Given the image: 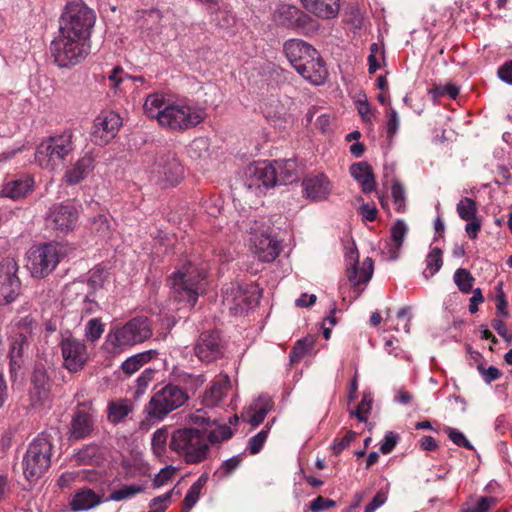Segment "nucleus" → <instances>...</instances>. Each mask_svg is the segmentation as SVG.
I'll list each match as a JSON object with an SVG mask.
<instances>
[{"label":"nucleus","instance_id":"obj_1","mask_svg":"<svg viewBox=\"0 0 512 512\" xmlns=\"http://www.w3.org/2000/svg\"><path fill=\"white\" fill-rule=\"evenodd\" d=\"M152 336V327L147 317L137 316L123 325L110 329L105 345L112 353L140 344Z\"/></svg>","mask_w":512,"mask_h":512},{"label":"nucleus","instance_id":"obj_2","mask_svg":"<svg viewBox=\"0 0 512 512\" xmlns=\"http://www.w3.org/2000/svg\"><path fill=\"white\" fill-rule=\"evenodd\" d=\"M74 149L73 133L65 130L41 141L35 151V161L40 167L53 171L63 165Z\"/></svg>","mask_w":512,"mask_h":512},{"label":"nucleus","instance_id":"obj_3","mask_svg":"<svg viewBox=\"0 0 512 512\" xmlns=\"http://www.w3.org/2000/svg\"><path fill=\"white\" fill-rule=\"evenodd\" d=\"M96 15L83 2H71L65 7L59 19V32L90 43L91 31Z\"/></svg>","mask_w":512,"mask_h":512},{"label":"nucleus","instance_id":"obj_4","mask_svg":"<svg viewBox=\"0 0 512 512\" xmlns=\"http://www.w3.org/2000/svg\"><path fill=\"white\" fill-rule=\"evenodd\" d=\"M169 446L187 464H198L209 454L205 431L198 428H181L174 431Z\"/></svg>","mask_w":512,"mask_h":512},{"label":"nucleus","instance_id":"obj_5","mask_svg":"<svg viewBox=\"0 0 512 512\" xmlns=\"http://www.w3.org/2000/svg\"><path fill=\"white\" fill-rule=\"evenodd\" d=\"M206 276L203 267L188 262L179 268L170 278L174 298L192 308L199 297V285Z\"/></svg>","mask_w":512,"mask_h":512},{"label":"nucleus","instance_id":"obj_6","mask_svg":"<svg viewBox=\"0 0 512 512\" xmlns=\"http://www.w3.org/2000/svg\"><path fill=\"white\" fill-rule=\"evenodd\" d=\"M205 110L185 100L171 101L162 112L159 125L173 131H185L204 121Z\"/></svg>","mask_w":512,"mask_h":512},{"label":"nucleus","instance_id":"obj_7","mask_svg":"<svg viewBox=\"0 0 512 512\" xmlns=\"http://www.w3.org/2000/svg\"><path fill=\"white\" fill-rule=\"evenodd\" d=\"M52 449V440L46 433H41L32 440L22 461L23 473L27 480H37L49 469Z\"/></svg>","mask_w":512,"mask_h":512},{"label":"nucleus","instance_id":"obj_8","mask_svg":"<svg viewBox=\"0 0 512 512\" xmlns=\"http://www.w3.org/2000/svg\"><path fill=\"white\" fill-rule=\"evenodd\" d=\"M90 52V43L59 32L50 44V53L59 68L80 64Z\"/></svg>","mask_w":512,"mask_h":512},{"label":"nucleus","instance_id":"obj_9","mask_svg":"<svg viewBox=\"0 0 512 512\" xmlns=\"http://www.w3.org/2000/svg\"><path fill=\"white\" fill-rule=\"evenodd\" d=\"M62 247L58 243H42L32 246L27 252L26 267L34 278L49 275L60 262Z\"/></svg>","mask_w":512,"mask_h":512},{"label":"nucleus","instance_id":"obj_10","mask_svg":"<svg viewBox=\"0 0 512 512\" xmlns=\"http://www.w3.org/2000/svg\"><path fill=\"white\" fill-rule=\"evenodd\" d=\"M261 296V290L256 284H231L223 292V304L231 314L241 315L256 307Z\"/></svg>","mask_w":512,"mask_h":512},{"label":"nucleus","instance_id":"obj_11","mask_svg":"<svg viewBox=\"0 0 512 512\" xmlns=\"http://www.w3.org/2000/svg\"><path fill=\"white\" fill-rule=\"evenodd\" d=\"M188 398L183 388L168 384L151 397L147 408L148 414L152 418L163 419L170 412L184 405Z\"/></svg>","mask_w":512,"mask_h":512},{"label":"nucleus","instance_id":"obj_12","mask_svg":"<svg viewBox=\"0 0 512 512\" xmlns=\"http://www.w3.org/2000/svg\"><path fill=\"white\" fill-rule=\"evenodd\" d=\"M239 228L253 235L250 241L252 243V251L258 260L272 262L277 258L281 251L280 243L270 234L261 233L258 235L259 228L255 219L239 222Z\"/></svg>","mask_w":512,"mask_h":512},{"label":"nucleus","instance_id":"obj_13","mask_svg":"<svg viewBox=\"0 0 512 512\" xmlns=\"http://www.w3.org/2000/svg\"><path fill=\"white\" fill-rule=\"evenodd\" d=\"M18 265L14 259L0 262V305L14 302L21 292V281L17 275Z\"/></svg>","mask_w":512,"mask_h":512},{"label":"nucleus","instance_id":"obj_14","mask_svg":"<svg viewBox=\"0 0 512 512\" xmlns=\"http://www.w3.org/2000/svg\"><path fill=\"white\" fill-rule=\"evenodd\" d=\"M247 189L263 193L276 186V174L269 161H258L250 164L245 170L244 178Z\"/></svg>","mask_w":512,"mask_h":512},{"label":"nucleus","instance_id":"obj_15","mask_svg":"<svg viewBox=\"0 0 512 512\" xmlns=\"http://www.w3.org/2000/svg\"><path fill=\"white\" fill-rule=\"evenodd\" d=\"M121 125V117L117 113L108 111L99 114L94 120L91 141L98 146L107 145L117 135Z\"/></svg>","mask_w":512,"mask_h":512},{"label":"nucleus","instance_id":"obj_16","mask_svg":"<svg viewBox=\"0 0 512 512\" xmlns=\"http://www.w3.org/2000/svg\"><path fill=\"white\" fill-rule=\"evenodd\" d=\"M225 343L218 331L201 333L195 343L194 353L202 362L210 363L221 358L224 354Z\"/></svg>","mask_w":512,"mask_h":512},{"label":"nucleus","instance_id":"obj_17","mask_svg":"<svg viewBox=\"0 0 512 512\" xmlns=\"http://www.w3.org/2000/svg\"><path fill=\"white\" fill-rule=\"evenodd\" d=\"M153 173H155L160 181H165L171 185L177 184L184 174V168L176 154L167 151L158 154Z\"/></svg>","mask_w":512,"mask_h":512},{"label":"nucleus","instance_id":"obj_18","mask_svg":"<svg viewBox=\"0 0 512 512\" xmlns=\"http://www.w3.org/2000/svg\"><path fill=\"white\" fill-rule=\"evenodd\" d=\"M78 219V211L71 204H55L46 216V226L53 230L66 233L72 230Z\"/></svg>","mask_w":512,"mask_h":512},{"label":"nucleus","instance_id":"obj_19","mask_svg":"<svg viewBox=\"0 0 512 512\" xmlns=\"http://www.w3.org/2000/svg\"><path fill=\"white\" fill-rule=\"evenodd\" d=\"M61 351L64 366L70 372L81 370L88 358L86 345L75 338L63 339L61 342Z\"/></svg>","mask_w":512,"mask_h":512},{"label":"nucleus","instance_id":"obj_20","mask_svg":"<svg viewBox=\"0 0 512 512\" xmlns=\"http://www.w3.org/2000/svg\"><path fill=\"white\" fill-rule=\"evenodd\" d=\"M359 256L356 249H351L346 253L347 260V277L353 286L367 283L373 275V260L367 257L359 267Z\"/></svg>","mask_w":512,"mask_h":512},{"label":"nucleus","instance_id":"obj_21","mask_svg":"<svg viewBox=\"0 0 512 512\" xmlns=\"http://www.w3.org/2000/svg\"><path fill=\"white\" fill-rule=\"evenodd\" d=\"M283 51L292 67L298 71L299 68L304 69V63L311 59V55H315L317 51L311 44L301 39H289L283 45Z\"/></svg>","mask_w":512,"mask_h":512},{"label":"nucleus","instance_id":"obj_22","mask_svg":"<svg viewBox=\"0 0 512 512\" xmlns=\"http://www.w3.org/2000/svg\"><path fill=\"white\" fill-rule=\"evenodd\" d=\"M51 381L43 367H35L30 388V399L33 406L45 404L50 401Z\"/></svg>","mask_w":512,"mask_h":512},{"label":"nucleus","instance_id":"obj_23","mask_svg":"<svg viewBox=\"0 0 512 512\" xmlns=\"http://www.w3.org/2000/svg\"><path fill=\"white\" fill-rule=\"evenodd\" d=\"M302 187L305 196L313 202L324 201L331 193V183L323 173L306 176Z\"/></svg>","mask_w":512,"mask_h":512},{"label":"nucleus","instance_id":"obj_24","mask_svg":"<svg viewBox=\"0 0 512 512\" xmlns=\"http://www.w3.org/2000/svg\"><path fill=\"white\" fill-rule=\"evenodd\" d=\"M311 57V59L307 60L308 63H304V70L301 67L297 73L312 85H323L328 78L325 62L318 51L315 52V55H311Z\"/></svg>","mask_w":512,"mask_h":512},{"label":"nucleus","instance_id":"obj_25","mask_svg":"<svg viewBox=\"0 0 512 512\" xmlns=\"http://www.w3.org/2000/svg\"><path fill=\"white\" fill-rule=\"evenodd\" d=\"M408 233V226L404 220L398 219L390 230V240L386 241L382 248V255L387 260H396Z\"/></svg>","mask_w":512,"mask_h":512},{"label":"nucleus","instance_id":"obj_26","mask_svg":"<svg viewBox=\"0 0 512 512\" xmlns=\"http://www.w3.org/2000/svg\"><path fill=\"white\" fill-rule=\"evenodd\" d=\"M95 160L90 153H86L71 165L65 172V181L68 185H76L85 180L94 170Z\"/></svg>","mask_w":512,"mask_h":512},{"label":"nucleus","instance_id":"obj_27","mask_svg":"<svg viewBox=\"0 0 512 512\" xmlns=\"http://www.w3.org/2000/svg\"><path fill=\"white\" fill-rule=\"evenodd\" d=\"M94 422L93 412L77 410L71 421L70 438L79 440L88 437L93 431Z\"/></svg>","mask_w":512,"mask_h":512},{"label":"nucleus","instance_id":"obj_28","mask_svg":"<svg viewBox=\"0 0 512 512\" xmlns=\"http://www.w3.org/2000/svg\"><path fill=\"white\" fill-rule=\"evenodd\" d=\"M277 21L286 26L300 27L308 22H312L309 15L298 9L296 6L283 4L276 10Z\"/></svg>","mask_w":512,"mask_h":512},{"label":"nucleus","instance_id":"obj_29","mask_svg":"<svg viewBox=\"0 0 512 512\" xmlns=\"http://www.w3.org/2000/svg\"><path fill=\"white\" fill-rule=\"evenodd\" d=\"M270 163L276 174V185H287L298 179V163L296 159H280Z\"/></svg>","mask_w":512,"mask_h":512},{"label":"nucleus","instance_id":"obj_30","mask_svg":"<svg viewBox=\"0 0 512 512\" xmlns=\"http://www.w3.org/2000/svg\"><path fill=\"white\" fill-rule=\"evenodd\" d=\"M304 8L323 19L336 17L340 10L339 0H301Z\"/></svg>","mask_w":512,"mask_h":512},{"label":"nucleus","instance_id":"obj_31","mask_svg":"<svg viewBox=\"0 0 512 512\" xmlns=\"http://www.w3.org/2000/svg\"><path fill=\"white\" fill-rule=\"evenodd\" d=\"M102 503V495L89 488L78 490L70 501L73 512L88 511Z\"/></svg>","mask_w":512,"mask_h":512},{"label":"nucleus","instance_id":"obj_32","mask_svg":"<svg viewBox=\"0 0 512 512\" xmlns=\"http://www.w3.org/2000/svg\"><path fill=\"white\" fill-rule=\"evenodd\" d=\"M351 176L360 183L363 193H371L376 188L372 167L365 161L350 166Z\"/></svg>","mask_w":512,"mask_h":512},{"label":"nucleus","instance_id":"obj_33","mask_svg":"<svg viewBox=\"0 0 512 512\" xmlns=\"http://www.w3.org/2000/svg\"><path fill=\"white\" fill-rule=\"evenodd\" d=\"M33 188V179L29 175L21 176L3 185L1 194L11 199H20L26 196Z\"/></svg>","mask_w":512,"mask_h":512},{"label":"nucleus","instance_id":"obj_34","mask_svg":"<svg viewBox=\"0 0 512 512\" xmlns=\"http://www.w3.org/2000/svg\"><path fill=\"white\" fill-rule=\"evenodd\" d=\"M155 349L146 350L128 357L121 364L122 372L127 376H132L139 371L145 364L158 356Z\"/></svg>","mask_w":512,"mask_h":512},{"label":"nucleus","instance_id":"obj_35","mask_svg":"<svg viewBox=\"0 0 512 512\" xmlns=\"http://www.w3.org/2000/svg\"><path fill=\"white\" fill-rule=\"evenodd\" d=\"M229 384V378L226 375L214 381L203 395V404L206 407H214L220 403L229 388Z\"/></svg>","mask_w":512,"mask_h":512},{"label":"nucleus","instance_id":"obj_36","mask_svg":"<svg viewBox=\"0 0 512 512\" xmlns=\"http://www.w3.org/2000/svg\"><path fill=\"white\" fill-rule=\"evenodd\" d=\"M170 100H166L163 94L153 93L147 96L144 102V112L147 117L156 119L158 123L161 120L162 112Z\"/></svg>","mask_w":512,"mask_h":512},{"label":"nucleus","instance_id":"obj_37","mask_svg":"<svg viewBox=\"0 0 512 512\" xmlns=\"http://www.w3.org/2000/svg\"><path fill=\"white\" fill-rule=\"evenodd\" d=\"M272 406L273 403L270 397H259L254 406L251 407L249 419L247 422H249L254 427L260 425L264 421L269 411L272 409Z\"/></svg>","mask_w":512,"mask_h":512},{"label":"nucleus","instance_id":"obj_38","mask_svg":"<svg viewBox=\"0 0 512 512\" xmlns=\"http://www.w3.org/2000/svg\"><path fill=\"white\" fill-rule=\"evenodd\" d=\"M132 411V406L127 399L111 401L107 407V419L112 424L120 423Z\"/></svg>","mask_w":512,"mask_h":512},{"label":"nucleus","instance_id":"obj_39","mask_svg":"<svg viewBox=\"0 0 512 512\" xmlns=\"http://www.w3.org/2000/svg\"><path fill=\"white\" fill-rule=\"evenodd\" d=\"M208 480L209 475L207 473H202L198 479L190 486L184 498L185 512H188L196 505L200 498L201 491Z\"/></svg>","mask_w":512,"mask_h":512},{"label":"nucleus","instance_id":"obj_40","mask_svg":"<svg viewBox=\"0 0 512 512\" xmlns=\"http://www.w3.org/2000/svg\"><path fill=\"white\" fill-rule=\"evenodd\" d=\"M425 262L426 269L423 271V276L429 279L435 275L443 265L442 250L438 247H431Z\"/></svg>","mask_w":512,"mask_h":512},{"label":"nucleus","instance_id":"obj_41","mask_svg":"<svg viewBox=\"0 0 512 512\" xmlns=\"http://www.w3.org/2000/svg\"><path fill=\"white\" fill-rule=\"evenodd\" d=\"M29 345L30 341L25 340V337L21 338L16 335L13 336L9 352L10 364L12 367H20L23 352L25 349H28Z\"/></svg>","mask_w":512,"mask_h":512},{"label":"nucleus","instance_id":"obj_42","mask_svg":"<svg viewBox=\"0 0 512 512\" xmlns=\"http://www.w3.org/2000/svg\"><path fill=\"white\" fill-rule=\"evenodd\" d=\"M15 335L25 340L32 341L34 335L38 331V325L31 316H25L19 319L16 324Z\"/></svg>","mask_w":512,"mask_h":512},{"label":"nucleus","instance_id":"obj_43","mask_svg":"<svg viewBox=\"0 0 512 512\" xmlns=\"http://www.w3.org/2000/svg\"><path fill=\"white\" fill-rule=\"evenodd\" d=\"M145 490L144 485L132 484V485H123L118 489H115L109 495L108 500L112 501H122L124 499H130L135 495L142 493Z\"/></svg>","mask_w":512,"mask_h":512},{"label":"nucleus","instance_id":"obj_44","mask_svg":"<svg viewBox=\"0 0 512 512\" xmlns=\"http://www.w3.org/2000/svg\"><path fill=\"white\" fill-rule=\"evenodd\" d=\"M459 217L464 221H470L476 218L477 205L476 202L468 197L462 198L456 206Z\"/></svg>","mask_w":512,"mask_h":512},{"label":"nucleus","instance_id":"obj_45","mask_svg":"<svg viewBox=\"0 0 512 512\" xmlns=\"http://www.w3.org/2000/svg\"><path fill=\"white\" fill-rule=\"evenodd\" d=\"M188 154L192 159H202L209 155V140L205 137L195 138L188 146Z\"/></svg>","mask_w":512,"mask_h":512},{"label":"nucleus","instance_id":"obj_46","mask_svg":"<svg viewBox=\"0 0 512 512\" xmlns=\"http://www.w3.org/2000/svg\"><path fill=\"white\" fill-rule=\"evenodd\" d=\"M189 420L191 424L198 428L201 431L207 432V427H210L212 424H216V419H212L207 410L198 409L195 412L189 415Z\"/></svg>","mask_w":512,"mask_h":512},{"label":"nucleus","instance_id":"obj_47","mask_svg":"<svg viewBox=\"0 0 512 512\" xmlns=\"http://www.w3.org/2000/svg\"><path fill=\"white\" fill-rule=\"evenodd\" d=\"M474 281L475 279L471 273L464 268H459L454 273V282L458 289L463 293H469L472 291Z\"/></svg>","mask_w":512,"mask_h":512},{"label":"nucleus","instance_id":"obj_48","mask_svg":"<svg viewBox=\"0 0 512 512\" xmlns=\"http://www.w3.org/2000/svg\"><path fill=\"white\" fill-rule=\"evenodd\" d=\"M373 398L370 392H364L361 402L358 404L356 410L350 412L351 416L356 417L360 422L367 421V414L372 408Z\"/></svg>","mask_w":512,"mask_h":512},{"label":"nucleus","instance_id":"obj_49","mask_svg":"<svg viewBox=\"0 0 512 512\" xmlns=\"http://www.w3.org/2000/svg\"><path fill=\"white\" fill-rule=\"evenodd\" d=\"M105 325L100 318H92L85 325V337L94 343L99 340L104 332Z\"/></svg>","mask_w":512,"mask_h":512},{"label":"nucleus","instance_id":"obj_50","mask_svg":"<svg viewBox=\"0 0 512 512\" xmlns=\"http://www.w3.org/2000/svg\"><path fill=\"white\" fill-rule=\"evenodd\" d=\"M314 346L312 338H303L297 341L290 353V361L297 362L307 353H309Z\"/></svg>","mask_w":512,"mask_h":512},{"label":"nucleus","instance_id":"obj_51","mask_svg":"<svg viewBox=\"0 0 512 512\" xmlns=\"http://www.w3.org/2000/svg\"><path fill=\"white\" fill-rule=\"evenodd\" d=\"M156 373H157V370L152 369V368H146L140 374V376L136 379V386H135V397L136 398L141 397L146 392L149 384L154 379Z\"/></svg>","mask_w":512,"mask_h":512},{"label":"nucleus","instance_id":"obj_52","mask_svg":"<svg viewBox=\"0 0 512 512\" xmlns=\"http://www.w3.org/2000/svg\"><path fill=\"white\" fill-rule=\"evenodd\" d=\"M232 434L231 428L226 424L217 425L215 429L206 432V441L208 440L211 444L220 443L228 440Z\"/></svg>","mask_w":512,"mask_h":512},{"label":"nucleus","instance_id":"obj_53","mask_svg":"<svg viewBox=\"0 0 512 512\" xmlns=\"http://www.w3.org/2000/svg\"><path fill=\"white\" fill-rule=\"evenodd\" d=\"M216 9L217 11H215V17L213 20L219 27L227 29L235 24L236 17L231 11L220 9L219 6L216 7L215 10ZM211 13H214V9L211 10Z\"/></svg>","mask_w":512,"mask_h":512},{"label":"nucleus","instance_id":"obj_54","mask_svg":"<svg viewBox=\"0 0 512 512\" xmlns=\"http://www.w3.org/2000/svg\"><path fill=\"white\" fill-rule=\"evenodd\" d=\"M496 503V498L492 496H483L480 497L475 504L462 508L461 512H489Z\"/></svg>","mask_w":512,"mask_h":512},{"label":"nucleus","instance_id":"obj_55","mask_svg":"<svg viewBox=\"0 0 512 512\" xmlns=\"http://www.w3.org/2000/svg\"><path fill=\"white\" fill-rule=\"evenodd\" d=\"M167 439L168 431L166 429H158L153 433L151 445L157 456H161L164 453Z\"/></svg>","mask_w":512,"mask_h":512},{"label":"nucleus","instance_id":"obj_56","mask_svg":"<svg viewBox=\"0 0 512 512\" xmlns=\"http://www.w3.org/2000/svg\"><path fill=\"white\" fill-rule=\"evenodd\" d=\"M444 431L446 432L448 438L457 446L464 447L469 450L474 449L473 445L466 438V436L458 429L453 427H445Z\"/></svg>","mask_w":512,"mask_h":512},{"label":"nucleus","instance_id":"obj_57","mask_svg":"<svg viewBox=\"0 0 512 512\" xmlns=\"http://www.w3.org/2000/svg\"><path fill=\"white\" fill-rule=\"evenodd\" d=\"M243 460L242 454L235 455L227 460H225L216 473L220 475V477H228L230 476L241 464Z\"/></svg>","mask_w":512,"mask_h":512},{"label":"nucleus","instance_id":"obj_58","mask_svg":"<svg viewBox=\"0 0 512 512\" xmlns=\"http://www.w3.org/2000/svg\"><path fill=\"white\" fill-rule=\"evenodd\" d=\"M393 203L397 212L405 210V189L399 181H394L391 189Z\"/></svg>","mask_w":512,"mask_h":512},{"label":"nucleus","instance_id":"obj_59","mask_svg":"<svg viewBox=\"0 0 512 512\" xmlns=\"http://www.w3.org/2000/svg\"><path fill=\"white\" fill-rule=\"evenodd\" d=\"M268 431L269 428L266 427L249 439L247 448L251 454H257L261 451L268 437Z\"/></svg>","mask_w":512,"mask_h":512},{"label":"nucleus","instance_id":"obj_60","mask_svg":"<svg viewBox=\"0 0 512 512\" xmlns=\"http://www.w3.org/2000/svg\"><path fill=\"white\" fill-rule=\"evenodd\" d=\"M179 378H180V381L184 385H186V387L190 390H197L206 381V378L203 374L193 375V374H189V373H182L179 376Z\"/></svg>","mask_w":512,"mask_h":512},{"label":"nucleus","instance_id":"obj_61","mask_svg":"<svg viewBox=\"0 0 512 512\" xmlns=\"http://www.w3.org/2000/svg\"><path fill=\"white\" fill-rule=\"evenodd\" d=\"M477 370L486 384H490L491 382L499 379L502 375L501 371L495 366L485 368L482 363L478 364Z\"/></svg>","mask_w":512,"mask_h":512},{"label":"nucleus","instance_id":"obj_62","mask_svg":"<svg viewBox=\"0 0 512 512\" xmlns=\"http://www.w3.org/2000/svg\"><path fill=\"white\" fill-rule=\"evenodd\" d=\"M91 225L92 229L101 236L108 235L110 231L108 219L103 214H98L97 216H95L91 222Z\"/></svg>","mask_w":512,"mask_h":512},{"label":"nucleus","instance_id":"obj_63","mask_svg":"<svg viewBox=\"0 0 512 512\" xmlns=\"http://www.w3.org/2000/svg\"><path fill=\"white\" fill-rule=\"evenodd\" d=\"M356 432L348 431L341 439L335 440L331 446L333 453L339 455L344 449H346L350 443L356 437Z\"/></svg>","mask_w":512,"mask_h":512},{"label":"nucleus","instance_id":"obj_64","mask_svg":"<svg viewBox=\"0 0 512 512\" xmlns=\"http://www.w3.org/2000/svg\"><path fill=\"white\" fill-rule=\"evenodd\" d=\"M173 492L174 489H171L167 493L153 498L150 502L151 509L148 512H164L167 508V505L164 503L170 500Z\"/></svg>","mask_w":512,"mask_h":512}]
</instances>
